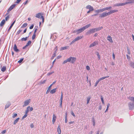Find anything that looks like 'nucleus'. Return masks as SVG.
<instances>
[{"label": "nucleus", "instance_id": "412c9836", "mask_svg": "<svg viewBox=\"0 0 134 134\" xmlns=\"http://www.w3.org/2000/svg\"><path fill=\"white\" fill-rule=\"evenodd\" d=\"M57 131L58 134H61V130L59 126L57 128Z\"/></svg>", "mask_w": 134, "mask_h": 134}, {"label": "nucleus", "instance_id": "69168bd1", "mask_svg": "<svg viewBox=\"0 0 134 134\" xmlns=\"http://www.w3.org/2000/svg\"><path fill=\"white\" fill-rule=\"evenodd\" d=\"M34 126V125L33 124H31L30 125V127L31 128H32Z\"/></svg>", "mask_w": 134, "mask_h": 134}, {"label": "nucleus", "instance_id": "4468645a", "mask_svg": "<svg viewBox=\"0 0 134 134\" xmlns=\"http://www.w3.org/2000/svg\"><path fill=\"white\" fill-rule=\"evenodd\" d=\"M5 22V20L4 19L1 22L0 26H4Z\"/></svg>", "mask_w": 134, "mask_h": 134}, {"label": "nucleus", "instance_id": "c756f323", "mask_svg": "<svg viewBox=\"0 0 134 134\" xmlns=\"http://www.w3.org/2000/svg\"><path fill=\"white\" fill-rule=\"evenodd\" d=\"M91 99L90 97H89L87 98V104L89 103Z\"/></svg>", "mask_w": 134, "mask_h": 134}, {"label": "nucleus", "instance_id": "5701e85b", "mask_svg": "<svg viewBox=\"0 0 134 134\" xmlns=\"http://www.w3.org/2000/svg\"><path fill=\"white\" fill-rule=\"evenodd\" d=\"M109 77V76H106V77H101V78H100V79H98V80L100 81L102 80H103L106 78H108Z\"/></svg>", "mask_w": 134, "mask_h": 134}, {"label": "nucleus", "instance_id": "c03bdc74", "mask_svg": "<svg viewBox=\"0 0 134 134\" xmlns=\"http://www.w3.org/2000/svg\"><path fill=\"white\" fill-rule=\"evenodd\" d=\"M17 115V114L16 113H14V114L12 116V117L13 118H15V117Z\"/></svg>", "mask_w": 134, "mask_h": 134}, {"label": "nucleus", "instance_id": "58836bf2", "mask_svg": "<svg viewBox=\"0 0 134 134\" xmlns=\"http://www.w3.org/2000/svg\"><path fill=\"white\" fill-rule=\"evenodd\" d=\"M27 40V37H26L25 38H23L21 39V40L22 41H26Z\"/></svg>", "mask_w": 134, "mask_h": 134}, {"label": "nucleus", "instance_id": "e433bc0d", "mask_svg": "<svg viewBox=\"0 0 134 134\" xmlns=\"http://www.w3.org/2000/svg\"><path fill=\"white\" fill-rule=\"evenodd\" d=\"M91 34L90 31V30L87 31L86 33V35H90Z\"/></svg>", "mask_w": 134, "mask_h": 134}, {"label": "nucleus", "instance_id": "cd10ccee", "mask_svg": "<svg viewBox=\"0 0 134 134\" xmlns=\"http://www.w3.org/2000/svg\"><path fill=\"white\" fill-rule=\"evenodd\" d=\"M68 46H65V47H62L61 48V50H64L68 48Z\"/></svg>", "mask_w": 134, "mask_h": 134}, {"label": "nucleus", "instance_id": "a878e982", "mask_svg": "<svg viewBox=\"0 0 134 134\" xmlns=\"http://www.w3.org/2000/svg\"><path fill=\"white\" fill-rule=\"evenodd\" d=\"M130 66L134 69V63L132 62H130Z\"/></svg>", "mask_w": 134, "mask_h": 134}, {"label": "nucleus", "instance_id": "aec40b11", "mask_svg": "<svg viewBox=\"0 0 134 134\" xmlns=\"http://www.w3.org/2000/svg\"><path fill=\"white\" fill-rule=\"evenodd\" d=\"M57 88H55L51 90L50 91V93L52 94H53L55 93L56 92Z\"/></svg>", "mask_w": 134, "mask_h": 134}, {"label": "nucleus", "instance_id": "1a4fd4ad", "mask_svg": "<svg viewBox=\"0 0 134 134\" xmlns=\"http://www.w3.org/2000/svg\"><path fill=\"white\" fill-rule=\"evenodd\" d=\"M86 9H89L90 10L93 11L94 10L93 7L90 5H88L86 6Z\"/></svg>", "mask_w": 134, "mask_h": 134}, {"label": "nucleus", "instance_id": "dca6fc26", "mask_svg": "<svg viewBox=\"0 0 134 134\" xmlns=\"http://www.w3.org/2000/svg\"><path fill=\"white\" fill-rule=\"evenodd\" d=\"M40 13H38L36 14V17L37 18H40L41 16H41H43Z\"/></svg>", "mask_w": 134, "mask_h": 134}, {"label": "nucleus", "instance_id": "864d4df0", "mask_svg": "<svg viewBox=\"0 0 134 134\" xmlns=\"http://www.w3.org/2000/svg\"><path fill=\"white\" fill-rule=\"evenodd\" d=\"M86 69L88 70H89L90 69V67L88 66H86Z\"/></svg>", "mask_w": 134, "mask_h": 134}, {"label": "nucleus", "instance_id": "8fccbe9b", "mask_svg": "<svg viewBox=\"0 0 134 134\" xmlns=\"http://www.w3.org/2000/svg\"><path fill=\"white\" fill-rule=\"evenodd\" d=\"M54 71H53L51 72L48 73L47 74V75L48 76H49V75L52 74L54 73Z\"/></svg>", "mask_w": 134, "mask_h": 134}, {"label": "nucleus", "instance_id": "338daca9", "mask_svg": "<svg viewBox=\"0 0 134 134\" xmlns=\"http://www.w3.org/2000/svg\"><path fill=\"white\" fill-rule=\"evenodd\" d=\"M50 90H49V89H48L47 91H46V93L48 94Z\"/></svg>", "mask_w": 134, "mask_h": 134}, {"label": "nucleus", "instance_id": "f03ea898", "mask_svg": "<svg viewBox=\"0 0 134 134\" xmlns=\"http://www.w3.org/2000/svg\"><path fill=\"white\" fill-rule=\"evenodd\" d=\"M69 62H70L73 64L75 62L76 60V58L75 57H70L68 58Z\"/></svg>", "mask_w": 134, "mask_h": 134}, {"label": "nucleus", "instance_id": "0eeeda50", "mask_svg": "<svg viewBox=\"0 0 134 134\" xmlns=\"http://www.w3.org/2000/svg\"><path fill=\"white\" fill-rule=\"evenodd\" d=\"M98 44V42L97 41H94L93 43L91 44L90 46V48L95 46L96 45H97Z\"/></svg>", "mask_w": 134, "mask_h": 134}, {"label": "nucleus", "instance_id": "052dcab7", "mask_svg": "<svg viewBox=\"0 0 134 134\" xmlns=\"http://www.w3.org/2000/svg\"><path fill=\"white\" fill-rule=\"evenodd\" d=\"M41 18L42 19V22H43H43L44 21V18L43 16H41Z\"/></svg>", "mask_w": 134, "mask_h": 134}, {"label": "nucleus", "instance_id": "bb28decb", "mask_svg": "<svg viewBox=\"0 0 134 134\" xmlns=\"http://www.w3.org/2000/svg\"><path fill=\"white\" fill-rule=\"evenodd\" d=\"M27 109H28L29 111H31L33 110V108L32 107H30V106H28L27 108Z\"/></svg>", "mask_w": 134, "mask_h": 134}, {"label": "nucleus", "instance_id": "0e129e2a", "mask_svg": "<svg viewBox=\"0 0 134 134\" xmlns=\"http://www.w3.org/2000/svg\"><path fill=\"white\" fill-rule=\"evenodd\" d=\"M21 0H17L16 1V3H19Z\"/></svg>", "mask_w": 134, "mask_h": 134}, {"label": "nucleus", "instance_id": "13d9d810", "mask_svg": "<svg viewBox=\"0 0 134 134\" xmlns=\"http://www.w3.org/2000/svg\"><path fill=\"white\" fill-rule=\"evenodd\" d=\"M71 114L73 116L75 117V115L74 114L73 112L72 111L71 112Z\"/></svg>", "mask_w": 134, "mask_h": 134}, {"label": "nucleus", "instance_id": "6ab92c4d", "mask_svg": "<svg viewBox=\"0 0 134 134\" xmlns=\"http://www.w3.org/2000/svg\"><path fill=\"white\" fill-rule=\"evenodd\" d=\"M128 98L131 101L134 102V97H128Z\"/></svg>", "mask_w": 134, "mask_h": 134}, {"label": "nucleus", "instance_id": "2f4dec72", "mask_svg": "<svg viewBox=\"0 0 134 134\" xmlns=\"http://www.w3.org/2000/svg\"><path fill=\"white\" fill-rule=\"evenodd\" d=\"M97 55L98 57V60H100V55L98 52H97Z\"/></svg>", "mask_w": 134, "mask_h": 134}, {"label": "nucleus", "instance_id": "a19ab883", "mask_svg": "<svg viewBox=\"0 0 134 134\" xmlns=\"http://www.w3.org/2000/svg\"><path fill=\"white\" fill-rule=\"evenodd\" d=\"M104 11L106 10H108L109 9L108 7H106L105 8H103Z\"/></svg>", "mask_w": 134, "mask_h": 134}, {"label": "nucleus", "instance_id": "6e6d98bb", "mask_svg": "<svg viewBox=\"0 0 134 134\" xmlns=\"http://www.w3.org/2000/svg\"><path fill=\"white\" fill-rule=\"evenodd\" d=\"M29 111V110L27 109V110L25 111V114H27L28 112Z\"/></svg>", "mask_w": 134, "mask_h": 134}, {"label": "nucleus", "instance_id": "4c0bfd02", "mask_svg": "<svg viewBox=\"0 0 134 134\" xmlns=\"http://www.w3.org/2000/svg\"><path fill=\"white\" fill-rule=\"evenodd\" d=\"M36 37V34L35 33H34L32 37V39L33 40H34Z\"/></svg>", "mask_w": 134, "mask_h": 134}, {"label": "nucleus", "instance_id": "c9c22d12", "mask_svg": "<svg viewBox=\"0 0 134 134\" xmlns=\"http://www.w3.org/2000/svg\"><path fill=\"white\" fill-rule=\"evenodd\" d=\"M27 23H24L22 25V26L21 27L22 28L25 27L27 26Z\"/></svg>", "mask_w": 134, "mask_h": 134}, {"label": "nucleus", "instance_id": "49530a36", "mask_svg": "<svg viewBox=\"0 0 134 134\" xmlns=\"http://www.w3.org/2000/svg\"><path fill=\"white\" fill-rule=\"evenodd\" d=\"M23 59L21 58V59H20L19 61H18V62L19 63H20L23 61Z\"/></svg>", "mask_w": 134, "mask_h": 134}, {"label": "nucleus", "instance_id": "a18cd8bd", "mask_svg": "<svg viewBox=\"0 0 134 134\" xmlns=\"http://www.w3.org/2000/svg\"><path fill=\"white\" fill-rule=\"evenodd\" d=\"M129 108L130 109H132V108H131V106H132V105H131V103H129Z\"/></svg>", "mask_w": 134, "mask_h": 134}, {"label": "nucleus", "instance_id": "5fc2aeb1", "mask_svg": "<svg viewBox=\"0 0 134 134\" xmlns=\"http://www.w3.org/2000/svg\"><path fill=\"white\" fill-rule=\"evenodd\" d=\"M37 30H38V29L37 28H35L34 33H35V34H36V32L37 31Z\"/></svg>", "mask_w": 134, "mask_h": 134}, {"label": "nucleus", "instance_id": "79ce46f5", "mask_svg": "<svg viewBox=\"0 0 134 134\" xmlns=\"http://www.w3.org/2000/svg\"><path fill=\"white\" fill-rule=\"evenodd\" d=\"M68 62H69V60H68V59L67 60H64L63 62V64H65V63H67Z\"/></svg>", "mask_w": 134, "mask_h": 134}, {"label": "nucleus", "instance_id": "09e8293b", "mask_svg": "<svg viewBox=\"0 0 134 134\" xmlns=\"http://www.w3.org/2000/svg\"><path fill=\"white\" fill-rule=\"evenodd\" d=\"M9 15H8L5 18V19L6 21H7L9 18Z\"/></svg>", "mask_w": 134, "mask_h": 134}, {"label": "nucleus", "instance_id": "20e7f679", "mask_svg": "<svg viewBox=\"0 0 134 134\" xmlns=\"http://www.w3.org/2000/svg\"><path fill=\"white\" fill-rule=\"evenodd\" d=\"M109 15V12H103L102 14H100L99 17L101 18H104Z\"/></svg>", "mask_w": 134, "mask_h": 134}, {"label": "nucleus", "instance_id": "f8f14e48", "mask_svg": "<svg viewBox=\"0 0 134 134\" xmlns=\"http://www.w3.org/2000/svg\"><path fill=\"white\" fill-rule=\"evenodd\" d=\"M56 116L55 115V114H53V118L52 120V122L53 124H54L56 120Z\"/></svg>", "mask_w": 134, "mask_h": 134}, {"label": "nucleus", "instance_id": "4d7b16f0", "mask_svg": "<svg viewBox=\"0 0 134 134\" xmlns=\"http://www.w3.org/2000/svg\"><path fill=\"white\" fill-rule=\"evenodd\" d=\"M113 59L114 60L115 59V55L114 53H113Z\"/></svg>", "mask_w": 134, "mask_h": 134}, {"label": "nucleus", "instance_id": "7c9ffc66", "mask_svg": "<svg viewBox=\"0 0 134 134\" xmlns=\"http://www.w3.org/2000/svg\"><path fill=\"white\" fill-rule=\"evenodd\" d=\"M46 80H44L42 81H41L40 82V85L43 84L45 83L46 81Z\"/></svg>", "mask_w": 134, "mask_h": 134}, {"label": "nucleus", "instance_id": "473e14b6", "mask_svg": "<svg viewBox=\"0 0 134 134\" xmlns=\"http://www.w3.org/2000/svg\"><path fill=\"white\" fill-rule=\"evenodd\" d=\"M22 30L20 29L16 33V35H18L20 34V33L22 31Z\"/></svg>", "mask_w": 134, "mask_h": 134}, {"label": "nucleus", "instance_id": "f3484780", "mask_svg": "<svg viewBox=\"0 0 134 134\" xmlns=\"http://www.w3.org/2000/svg\"><path fill=\"white\" fill-rule=\"evenodd\" d=\"M103 28V27L101 26L98 28H94L96 32L99 31Z\"/></svg>", "mask_w": 134, "mask_h": 134}, {"label": "nucleus", "instance_id": "9d476101", "mask_svg": "<svg viewBox=\"0 0 134 134\" xmlns=\"http://www.w3.org/2000/svg\"><path fill=\"white\" fill-rule=\"evenodd\" d=\"M107 39L111 43H112L113 42L112 37L110 36H109L107 37Z\"/></svg>", "mask_w": 134, "mask_h": 134}, {"label": "nucleus", "instance_id": "b1692460", "mask_svg": "<svg viewBox=\"0 0 134 134\" xmlns=\"http://www.w3.org/2000/svg\"><path fill=\"white\" fill-rule=\"evenodd\" d=\"M6 69V67L5 66H3L1 69V70L3 72H4L5 71Z\"/></svg>", "mask_w": 134, "mask_h": 134}, {"label": "nucleus", "instance_id": "e2e57ef3", "mask_svg": "<svg viewBox=\"0 0 134 134\" xmlns=\"http://www.w3.org/2000/svg\"><path fill=\"white\" fill-rule=\"evenodd\" d=\"M65 122L66 123L67 122V121H68V120H67V118H66H66H65Z\"/></svg>", "mask_w": 134, "mask_h": 134}, {"label": "nucleus", "instance_id": "39448f33", "mask_svg": "<svg viewBox=\"0 0 134 134\" xmlns=\"http://www.w3.org/2000/svg\"><path fill=\"white\" fill-rule=\"evenodd\" d=\"M16 5L13 4L10 6L7 10L8 13H7V14L9 12L11 11L12 9H13L15 6Z\"/></svg>", "mask_w": 134, "mask_h": 134}, {"label": "nucleus", "instance_id": "bf43d9fd", "mask_svg": "<svg viewBox=\"0 0 134 134\" xmlns=\"http://www.w3.org/2000/svg\"><path fill=\"white\" fill-rule=\"evenodd\" d=\"M6 132V130H4L2 131L1 132V133L2 134H4V133H5Z\"/></svg>", "mask_w": 134, "mask_h": 134}, {"label": "nucleus", "instance_id": "ea45409f", "mask_svg": "<svg viewBox=\"0 0 134 134\" xmlns=\"http://www.w3.org/2000/svg\"><path fill=\"white\" fill-rule=\"evenodd\" d=\"M92 123L93 126H95V120L93 118V119Z\"/></svg>", "mask_w": 134, "mask_h": 134}, {"label": "nucleus", "instance_id": "6e6552de", "mask_svg": "<svg viewBox=\"0 0 134 134\" xmlns=\"http://www.w3.org/2000/svg\"><path fill=\"white\" fill-rule=\"evenodd\" d=\"M126 2L125 3H118L115 5H114V6H122L125 5L126 4H127Z\"/></svg>", "mask_w": 134, "mask_h": 134}, {"label": "nucleus", "instance_id": "72a5a7b5", "mask_svg": "<svg viewBox=\"0 0 134 134\" xmlns=\"http://www.w3.org/2000/svg\"><path fill=\"white\" fill-rule=\"evenodd\" d=\"M31 43V41H28L27 43L26 44V46H27L29 45Z\"/></svg>", "mask_w": 134, "mask_h": 134}, {"label": "nucleus", "instance_id": "393cba45", "mask_svg": "<svg viewBox=\"0 0 134 134\" xmlns=\"http://www.w3.org/2000/svg\"><path fill=\"white\" fill-rule=\"evenodd\" d=\"M19 119V118H18L14 121V125L15 124L18 122Z\"/></svg>", "mask_w": 134, "mask_h": 134}, {"label": "nucleus", "instance_id": "680f3d73", "mask_svg": "<svg viewBox=\"0 0 134 134\" xmlns=\"http://www.w3.org/2000/svg\"><path fill=\"white\" fill-rule=\"evenodd\" d=\"M52 86V84H51L48 87V89H49V90H50L51 88V87Z\"/></svg>", "mask_w": 134, "mask_h": 134}, {"label": "nucleus", "instance_id": "7ed1b4c3", "mask_svg": "<svg viewBox=\"0 0 134 134\" xmlns=\"http://www.w3.org/2000/svg\"><path fill=\"white\" fill-rule=\"evenodd\" d=\"M83 37V36H78L76 38L74 39L70 43V44H71L74 43L75 42L78 41L82 38Z\"/></svg>", "mask_w": 134, "mask_h": 134}, {"label": "nucleus", "instance_id": "de8ad7c7", "mask_svg": "<svg viewBox=\"0 0 134 134\" xmlns=\"http://www.w3.org/2000/svg\"><path fill=\"white\" fill-rule=\"evenodd\" d=\"M101 101H102V102L103 104H104V100H103V97L102 96L101 97Z\"/></svg>", "mask_w": 134, "mask_h": 134}, {"label": "nucleus", "instance_id": "774afa93", "mask_svg": "<svg viewBox=\"0 0 134 134\" xmlns=\"http://www.w3.org/2000/svg\"><path fill=\"white\" fill-rule=\"evenodd\" d=\"M27 30V28L25 29V30L24 31L23 33V34L24 33H25L26 32Z\"/></svg>", "mask_w": 134, "mask_h": 134}, {"label": "nucleus", "instance_id": "603ef678", "mask_svg": "<svg viewBox=\"0 0 134 134\" xmlns=\"http://www.w3.org/2000/svg\"><path fill=\"white\" fill-rule=\"evenodd\" d=\"M27 116V114H25L23 116L22 119H24Z\"/></svg>", "mask_w": 134, "mask_h": 134}, {"label": "nucleus", "instance_id": "9b49d317", "mask_svg": "<svg viewBox=\"0 0 134 134\" xmlns=\"http://www.w3.org/2000/svg\"><path fill=\"white\" fill-rule=\"evenodd\" d=\"M118 11V10L114 9V10H111L108 12L109 13V14L110 15V14H112L113 13L117 12Z\"/></svg>", "mask_w": 134, "mask_h": 134}, {"label": "nucleus", "instance_id": "4be33fe9", "mask_svg": "<svg viewBox=\"0 0 134 134\" xmlns=\"http://www.w3.org/2000/svg\"><path fill=\"white\" fill-rule=\"evenodd\" d=\"M11 105V104L10 103H7L5 105V109L8 108Z\"/></svg>", "mask_w": 134, "mask_h": 134}, {"label": "nucleus", "instance_id": "37998d69", "mask_svg": "<svg viewBox=\"0 0 134 134\" xmlns=\"http://www.w3.org/2000/svg\"><path fill=\"white\" fill-rule=\"evenodd\" d=\"M13 26V25L12 24H11V25L10 26L9 28L8 29V32L9 31H10V30L11 29V28H12V27Z\"/></svg>", "mask_w": 134, "mask_h": 134}, {"label": "nucleus", "instance_id": "2eb2a0df", "mask_svg": "<svg viewBox=\"0 0 134 134\" xmlns=\"http://www.w3.org/2000/svg\"><path fill=\"white\" fill-rule=\"evenodd\" d=\"M126 2L127 4L133 3H134V0H128Z\"/></svg>", "mask_w": 134, "mask_h": 134}, {"label": "nucleus", "instance_id": "ddd939ff", "mask_svg": "<svg viewBox=\"0 0 134 134\" xmlns=\"http://www.w3.org/2000/svg\"><path fill=\"white\" fill-rule=\"evenodd\" d=\"M13 49L14 51L16 52H17L19 51V50L17 49V47L15 44H14Z\"/></svg>", "mask_w": 134, "mask_h": 134}, {"label": "nucleus", "instance_id": "423d86ee", "mask_svg": "<svg viewBox=\"0 0 134 134\" xmlns=\"http://www.w3.org/2000/svg\"><path fill=\"white\" fill-rule=\"evenodd\" d=\"M30 99H29L27 100L24 102V104L23 105V107H25L27 105H28L29 103L30 102Z\"/></svg>", "mask_w": 134, "mask_h": 134}, {"label": "nucleus", "instance_id": "f704fd0d", "mask_svg": "<svg viewBox=\"0 0 134 134\" xmlns=\"http://www.w3.org/2000/svg\"><path fill=\"white\" fill-rule=\"evenodd\" d=\"M99 81H100L98 79L96 81L94 85L95 87H96L97 86V84H98V83L99 82Z\"/></svg>", "mask_w": 134, "mask_h": 134}, {"label": "nucleus", "instance_id": "3c124183", "mask_svg": "<svg viewBox=\"0 0 134 134\" xmlns=\"http://www.w3.org/2000/svg\"><path fill=\"white\" fill-rule=\"evenodd\" d=\"M34 26V25L33 24L29 28L30 29H32L33 28Z\"/></svg>", "mask_w": 134, "mask_h": 134}, {"label": "nucleus", "instance_id": "f257e3e1", "mask_svg": "<svg viewBox=\"0 0 134 134\" xmlns=\"http://www.w3.org/2000/svg\"><path fill=\"white\" fill-rule=\"evenodd\" d=\"M90 26L91 24H90L87 25L79 29L74 31L73 32V33H75L76 32H77V34H79L82 32L86 29L88 28Z\"/></svg>", "mask_w": 134, "mask_h": 134}, {"label": "nucleus", "instance_id": "c85d7f7f", "mask_svg": "<svg viewBox=\"0 0 134 134\" xmlns=\"http://www.w3.org/2000/svg\"><path fill=\"white\" fill-rule=\"evenodd\" d=\"M91 34L96 32L95 29L94 28L90 30Z\"/></svg>", "mask_w": 134, "mask_h": 134}, {"label": "nucleus", "instance_id": "a211bd4d", "mask_svg": "<svg viewBox=\"0 0 134 134\" xmlns=\"http://www.w3.org/2000/svg\"><path fill=\"white\" fill-rule=\"evenodd\" d=\"M104 12V11H103V9H101L97 10L96 11V12L97 13H100V12Z\"/></svg>", "mask_w": 134, "mask_h": 134}]
</instances>
